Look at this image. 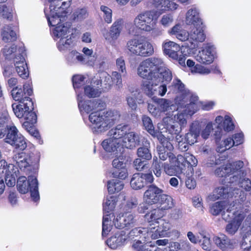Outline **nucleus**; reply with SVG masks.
Here are the masks:
<instances>
[{
	"mask_svg": "<svg viewBox=\"0 0 251 251\" xmlns=\"http://www.w3.org/2000/svg\"><path fill=\"white\" fill-rule=\"evenodd\" d=\"M164 166V171L168 175H171V172L169 167H166L165 163H163L160 160H158L157 157L154 156L153 158L151 165V170L156 177H160L162 174V168Z\"/></svg>",
	"mask_w": 251,
	"mask_h": 251,
	"instance_id": "e433bc0d",
	"label": "nucleus"
},
{
	"mask_svg": "<svg viewBox=\"0 0 251 251\" xmlns=\"http://www.w3.org/2000/svg\"><path fill=\"white\" fill-rule=\"evenodd\" d=\"M176 102H178L180 107H184V111L185 113L192 115L194 114L197 110V102L198 100V96L192 94L188 91L181 98L179 97H176L175 98Z\"/></svg>",
	"mask_w": 251,
	"mask_h": 251,
	"instance_id": "f8f14e48",
	"label": "nucleus"
},
{
	"mask_svg": "<svg viewBox=\"0 0 251 251\" xmlns=\"http://www.w3.org/2000/svg\"><path fill=\"white\" fill-rule=\"evenodd\" d=\"M78 106L80 111L89 113L93 110L99 111L103 109L105 103L100 100H92L83 101L81 95H77Z\"/></svg>",
	"mask_w": 251,
	"mask_h": 251,
	"instance_id": "dca6fc26",
	"label": "nucleus"
},
{
	"mask_svg": "<svg viewBox=\"0 0 251 251\" xmlns=\"http://www.w3.org/2000/svg\"><path fill=\"white\" fill-rule=\"evenodd\" d=\"M17 187L19 192L22 194H25L29 191L34 201L36 202L39 200L38 182L36 177L28 176V180L25 176L19 177L17 180Z\"/></svg>",
	"mask_w": 251,
	"mask_h": 251,
	"instance_id": "0eeeda50",
	"label": "nucleus"
},
{
	"mask_svg": "<svg viewBox=\"0 0 251 251\" xmlns=\"http://www.w3.org/2000/svg\"><path fill=\"white\" fill-rule=\"evenodd\" d=\"M137 97L135 93H131L127 96L126 100L129 107L132 110H136L137 107L136 102Z\"/></svg>",
	"mask_w": 251,
	"mask_h": 251,
	"instance_id": "bf43d9fd",
	"label": "nucleus"
},
{
	"mask_svg": "<svg viewBox=\"0 0 251 251\" xmlns=\"http://www.w3.org/2000/svg\"><path fill=\"white\" fill-rule=\"evenodd\" d=\"M163 190L155 185L151 184L148 186L144 194V200L150 205L157 203Z\"/></svg>",
	"mask_w": 251,
	"mask_h": 251,
	"instance_id": "aec40b11",
	"label": "nucleus"
},
{
	"mask_svg": "<svg viewBox=\"0 0 251 251\" xmlns=\"http://www.w3.org/2000/svg\"><path fill=\"white\" fill-rule=\"evenodd\" d=\"M126 47L131 53L142 57L150 56L154 53L152 44L141 39L134 38L129 40Z\"/></svg>",
	"mask_w": 251,
	"mask_h": 251,
	"instance_id": "6e6552de",
	"label": "nucleus"
},
{
	"mask_svg": "<svg viewBox=\"0 0 251 251\" xmlns=\"http://www.w3.org/2000/svg\"><path fill=\"white\" fill-rule=\"evenodd\" d=\"M86 77L81 75H75L72 78L73 86L75 89L79 88L85 83Z\"/></svg>",
	"mask_w": 251,
	"mask_h": 251,
	"instance_id": "13d9d810",
	"label": "nucleus"
},
{
	"mask_svg": "<svg viewBox=\"0 0 251 251\" xmlns=\"http://www.w3.org/2000/svg\"><path fill=\"white\" fill-rule=\"evenodd\" d=\"M234 197L233 201L236 205V209H241L245 207H249L250 201H246L243 203L246 199V193L240 189L231 187L220 186L216 189L213 192V194L209 196L210 200L215 201L219 199H228Z\"/></svg>",
	"mask_w": 251,
	"mask_h": 251,
	"instance_id": "20e7f679",
	"label": "nucleus"
},
{
	"mask_svg": "<svg viewBox=\"0 0 251 251\" xmlns=\"http://www.w3.org/2000/svg\"><path fill=\"white\" fill-rule=\"evenodd\" d=\"M15 115L19 118H23L26 111L28 109L33 110V103L31 99H27L26 102L22 101L19 104L13 103L12 105Z\"/></svg>",
	"mask_w": 251,
	"mask_h": 251,
	"instance_id": "c85d7f7f",
	"label": "nucleus"
},
{
	"mask_svg": "<svg viewBox=\"0 0 251 251\" xmlns=\"http://www.w3.org/2000/svg\"><path fill=\"white\" fill-rule=\"evenodd\" d=\"M163 52L166 54L169 53L172 50H180L178 45L172 41H169L164 43L162 45Z\"/></svg>",
	"mask_w": 251,
	"mask_h": 251,
	"instance_id": "e2e57ef3",
	"label": "nucleus"
},
{
	"mask_svg": "<svg viewBox=\"0 0 251 251\" xmlns=\"http://www.w3.org/2000/svg\"><path fill=\"white\" fill-rule=\"evenodd\" d=\"M205 39L203 24L194 26L189 33V40L196 42H202Z\"/></svg>",
	"mask_w": 251,
	"mask_h": 251,
	"instance_id": "72a5a7b5",
	"label": "nucleus"
},
{
	"mask_svg": "<svg viewBox=\"0 0 251 251\" xmlns=\"http://www.w3.org/2000/svg\"><path fill=\"white\" fill-rule=\"evenodd\" d=\"M4 141L18 150L24 151L27 147L25 138L19 132L14 126H9V127H8Z\"/></svg>",
	"mask_w": 251,
	"mask_h": 251,
	"instance_id": "9d476101",
	"label": "nucleus"
},
{
	"mask_svg": "<svg viewBox=\"0 0 251 251\" xmlns=\"http://www.w3.org/2000/svg\"><path fill=\"white\" fill-rule=\"evenodd\" d=\"M154 17L155 12L153 11L149 10L142 11L134 19L133 25L141 31L151 32L152 26L156 24Z\"/></svg>",
	"mask_w": 251,
	"mask_h": 251,
	"instance_id": "1a4fd4ad",
	"label": "nucleus"
},
{
	"mask_svg": "<svg viewBox=\"0 0 251 251\" xmlns=\"http://www.w3.org/2000/svg\"><path fill=\"white\" fill-rule=\"evenodd\" d=\"M20 50L19 52H21V53L14 57V65L19 76L23 78H25L28 76L29 73L23 55L25 50L23 49H20Z\"/></svg>",
	"mask_w": 251,
	"mask_h": 251,
	"instance_id": "4be33fe9",
	"label": "nucleus"
},
{
	"mask_svg": "<svg viewBox=\"0 0 251 251\" xmlns=\"http://www.w3.org/2000/svg\"><path fill=\"white\" fill-rule=\"evenodd\" d=\"M214 53V46L207 44L203 50L199 51L196 56V59L200 63L209 64L213 61Z\"/></svg>",
	"mask_w": 251,
	"mask_h": 251,
	"instance_id": "b1692460",
	"label": "nucleus"
},
{
	"mask_svg": "<svg viewBox=\"0 0 251 251\" xmlns=\"http://www.w3.org/2000/svg\"><path fill=\"white\" fill-rule=\"evenodd\" d=\"M15 28L12 25H5L1 31L2 39L5 42L14 41L17 39Z\"/></svg>",
	"mask_w": 251,
	"mask_h": 251,
	"instance_id": "4c0bfd02",
	"label": "nucleus"
},
{
	"mask_svg": "<svg viewBox=\"0 0 251 251\" xmlns=\"http://www.w3.org/2000/svg\"><path fill=\"white\" fill-rule=\"evenodd\" d=\"M156 82H158V81H144L142 83V88L145 93L154 101L158 99L157 98V96H164L167 90L166 84L159 86Z\"/></svg>",
	"mask_w": 251,
	"mask_h": 251,
	"instance_id": "ddd939ff",
	"label": "nucleus"
},
{
	"mask_svg": "<svg viewBox=\"0 0 251 251\" xmlns=\"http://www.w3.org/2000/svg\"><path fill=\"white\" fill-rule=\"evenodd\" d=\"M244 166V163L242 161H237L231 163L227 164L217 168L214 171L215 175L220 177H226L227 176L233 175L230 178L229 183H234V179L237 180L239 178L246 175L245 172L241 169Z\"/></svg>",
	"mask_w": 251,
	"mask_h": 251,
	"instance_id": "423d86ee",
	"label": "nucleus"
},
{
	"mask_svg": "<svg viewBox=\"0 0 251 251\" xmlns=\"http://www.w3.org/2000/svg\"><path fill=\"white\" fill-rule=\"evenodd\" d=\"M67 60L71 64L83 63L85 62L83 55L75 50H73L68 54Z\"/></svg>",
	"mask_w": 251,
	"mask_h": 251,
	"instance_id": "49530a36",
	"label": "nucleus"
},
{
	"mask_svg": "<svg viewBox=\"0 0 251 251\" xmlns=\"http://www.w3.org/2000/svg\"><path fill=\"white\" fill-rule=\"evenodd\" d=\"M122 24L123 22L121 19L116 21L110 27L109 31L103 34L105 39L110 43L117 40L122 31Z\"/></svg>",
	"mask_w": 251,
	"mask_h": 251,
	"instance_id": "cd10ccee",
	"label": "nucleus"
},
{
	"mask_svg": "<svg viewBox=\"0 0 251 251\" xmlns=\"http://www.w3.org/2000/svg\"><path fill=\"white\" fill-rule=\"evenodd\" d=\"M136 215L130 212H125L118 216L114 219L113 223L117 228L127 229L133 226L136 222Z\"/></svg>",
	"mask_w": 251,
	"mask_h": 251,
	"instance_id": "f3484780",
	"label": "nucleus"
},
{
	"mask_svg": "<svg viewBox=\"0 0 251 251\" xmlns=\"http://www.w3.org/2000/svg\"><path fill=\"white\" fill-rule=\"evenodd\" d=\"M197 163L198 161L196 157L192 154L186 152L184 155L179 154L177 156L174 167L176 173H182L187 167L196 166Z\"/></svg>",
	"mask_w": 251,
	"mask_h": 251,
	"instance_id": "2eb2a0df",
	"label": "nucleus"
},
{
	"mask_svg": "<svg viewBox=\"0 0 251 251\" xmlns=\"http://www.w3.org/2000/svg\"><path fill=\"white\" fill-rule=\"evenodd\" d=\"M150 228L149 229L146 228L136 227L132 229L129 232V236L132 238L134 237H139L140 238H143L145 241H146L150 236Z\"/></svg>",
	"mask_w": 251,
	"mask_h": 251,
	"instance_id": "37998d69",
	"label": "nucleus"
},
{
	"mask_svg": "<svg viewBox=\"0 0 251 251\" xmlns=\"http://www.w3.org/2000/svg\"><path fill=\"white\" fill-rule=\"evenodd\" d=\"M2 167V173L5 174V181L7 186H14L16 183V169L14 165L8 164L7 162L1 159L0 161V168Z\"/></svg>",
	"mask_w": 251,
	"mask_h": 251,
	"instance_id": "a211bd4d",
	"label": "nucleus"
},
{
	"mask_svg": "<svg viewBox=\"0 0 251 251\" xmlns=\"http://www.w3.org/2000/svg\"><path fill=\"white\" fill-rule=\"evenodd\" d=\"M111 78L112 80V84L114 83L116 88L119 89L123 86L122 79L121 75L116 71L113 72L112 73Z\"/></svg>",
	"mask_w": 251,
	"mask_h": 251,
	"instance_id": "774afa93",
	"label": "nucleus"
},
{
	"mask_svg": "<svg viewBox=\"0 0 251 251\" xmlns=\"http://www.w3.org/2000/svg\"><path fill=\"white\" fill-rule=\"evenodd\" d=\"M127 132V126L126 125H119L115 128L110 129L108 134L114 140H116L117 142L120 143V139L122 138H124Z\"/></svg>",
	"mask_w": 251,
	"mask_h": 251,
	"instance_id": "c9c22d12",
	"label": "nucleus"
},
{
	"mask_svg": "<svg viewBox=\"0 0 251 251\" xmlns=\"http://www.w3.org/2000/svg\"><path fill=\"white\" fill-rule=\"evenodd\" d=\"M133 166L137 171H142L149 168V163L145 160L137 158L133 161Z\"/></svg>",
	"mask_w": 251,
	"mask_h": 251,
	"instance_id": "4d7b16f0",
	"label": "nucleus"
},
{
	"mask_svg": "<svg viewBox=\"0 0 251 251\" xmlns=\"http://www.w3.org/2000/svg\"><path fill=\"white\" fill-rule=\"evenodd\" d=\"M174 21L173 15L171 14H167L163 15L160 20V23L164 27L170 26Z\"/></svg>",
	"mask_w": 251,
	"mask_h": 251,
	"instance_id": "338daca9",
	"label": "nucleus"
},
{
	"mask_svg": "<svg viewBox=\"0 0 251 251\" xmlns=\"http://www.w3.org/2000/svg\"><path fill=\"white\" fill-rule=\"evenodd\" d=\"M84 94L89 98L98 97L101 94V90L99 87L88 85L84 87Z\"/></svg>",
	"mask_w": 251,
	"mask_h": 251,
	"instance_id": "8fccbe9b",
	"label": "nucleus"
},
{
	"mask_svg": "<svg viewBox=\"0 0 251 251\" xmlns=\"http://www.w3.org/2000/svg\"><path fill=\"white\" fill-rule=\"evenodd\" d=\"M245 173L246 172L244 171ZM246 176V175L242 177L241 178H238L237 180H235V178L234 179V182H238V184L239 186L244 189L246 191H250L251 190V180L249 178H245L244 177Z\"/></svg>",
	"mask_w": 251,
	"mask_h": 251,
	"instance_id": "6e6d98bb",
	"label": "nucleus"
},
{
	"mask_svg": "<svg viewBox=\"0 0 251 251\" xmlns=\"http://www.w3.org/2000/svg\"><path fill=\"white\" fill-rule=\"evenodd\" d=\"M114 219H116L113 213L103 214L102 229V236L103 237L106 236L108 232L111 231L113 225H114Z\"/></svg>",
	"mask_w": 251,
	"mask_h": 251,
	"instance_id": "f704fd0d",
	"label": "nucleus"
},
{
	"mask_svg": "<svg viewBox=\"0 0 251 251\" xmlns=\"http://www.w3.org/2000/svg\"><path fill=\"white\" fill-rule=\"evenodd\" d=\"M170 88L172 91H173V93L176 94L180 93L179 95H178L176 97H179L181 99L187 92V90L185 89L184 85L179 79L177 78L173 80V82Z\"/></svg>",
	"mask_w": 251,
	"mask_h": 251,
	"instance_id": "79ce46f5",
	"label": "nucleus"
},
{
	"mask_svg": "<svg viewBox=\"0 0 251 251\" xmlns=\"http://www.w3.org/2000/svg\"><path fill=\"white\" fill-rule=\"evenodd\" d=\"M157 223L159 224V226L150 227V236L153 239L167 236V231L170 229L171 226L169 223L163 220L157 221Z\"/></svg>",
	"mask_w": 251,
	"mask_h": 251,
	"instance_id": "a878e982",
	"label": "nucleus"
},
{
	"mask_svg": "<svg viewBox=\"0 0 251 251\" xmlns=\"http://www.w3.org/2000/svg\"><path fill=\"white\" fill-rule=\"evenodd\" d=\"M213 240L217 247L223 251H232L238 245L235 240L230 239L225 235L216 236Z\"/></svg>",
	"mask_w": 251,
	"mask_h": 251,
	"instance_id": "5701e85b",
	"label": "nucleus"
},
{
	"mask_svg": "<svg viewBox=\"0 0 251 251\" xmlns=\"http://www.w3.org/2000/svg\"><path fill=\"white\" fill-rule=\"evenodd\" d=\"M16 50V46L14 45L10 47L5 46L2 50V53L5 57V59L11 60L13 58L14 59V56Z\"/></svg>",
	"mask_w": 251,
	"mask_h": 251,
	"instance_id": "5fc2aeb1",
	"label": "nucleus"
},
{
	"mask_svg": "<svg viewBox=\"0 0 251 251\" xmlns=\"http://www.w3.org/2000/svg\"><path fill=\"white\" fill-rule=\"evenodd\" d=\"M185 23L187 25L194 26L202 25V22L199 15V12L196 8L189 9L186 15Z\"/></svg>",
	"mask_w": 251,
	"mask_h": 251,
	"instance_id": "2f4dec72",
	"label": "nucleus"
},
{
	"mask_svg": "<svg viewBox=\"0 0 251 251\" xmlns=\"http://www.w3.org/2000/svg\"><path fill=\"white\" fill-rule=\"evenodd\" d=\"M150 144L148 142L145 146L139 148L137 150V155L138 158L145 160H150L152 158V155L150 150Z\"/></svg>",
	"mask_w": 251,
	"mask_h": 251,
	"instance_id": "58836bf2",
	"label": "nucleus"
},
{
	"mask_svg": "<svg viewBox=\"0 0 251 251\" xmlns=\"http://www.w3.org/2000/svg\"><path fill=\"white\" fill-rule=\"evenodd\" d=\"M123 146L129 149H133L139 145L140 143V136L134 132H127L123 139Z\"/></svg>",
	"mask_w": 251,
	"mask_h": 251,
	"instance_id": "7c9ffc66",
	"label": "nucleus"
},
{
	"mask_svg": "<svg viewBox=\"0 0 251 251\" xmlns=\"http://www.w3.org/2000/svg\"><path fill=\"white\" fill-rule=\"evenodd\" d=\"M120 142L114 140L112 138H110L104 140L101 143V146L103 149L107 152H111L117 151L119 147Z\"/></svg>",
	"mask_w": 251,
	"mask_h": 251,
	"instance_id": "a19ab883",
	"label": "nucleus"
},
{
	"mask_svg": "<svg viewBox=\"0 0 251 251\" xmlns=\"http://www.w3.org/2000/svg\"><path fill=\"white\" fill-rule=\"evenodd\" d=\"M127 237L124 231L121 233H116L115 236L111 237L106 241L107 245L112 249H115L125 243Z\"/></svg>",
	"mask_w": 251,
	"mask_h": 251,
	"instance_id": "473e14b6",
	"label": "nucleus"
},
{
	"mask_svg": "<svg viewBox=\"0 0 251 251\" xmlns=\"http://www.w3.org/2000/svg\"><path fill=\"white\" fill-rule=\"evenodd\" d=\"M68 36L60 38L57 43V48L60 51H64L70 49L74 46L73 41L71 37Z\"/></svg>",
	"mask_w": 251,
	"mask_h": 251,
	"instance_id": "09e8293b",
	"label": "nucleus"
},
{
	"mask_svg": "<svg viewBox=\"0 0 251 251\" xmlns=\"http://www.w3.org/2000/svg\"><path fill=\"white\" fill-rule=\"evenodd\" d=\"M116 198L113 197H110L107 199L103 204V214L113 213L112 211L116 205Z\"/></svg>",
	"mask_w": 251,
	"mask_h": 251,
	"instance_id": "3c124183",
	"label": "nucleus"
},
{
	"mask_svg": "<svg viewBox=\"0 0 251 251\" xmlns=\"http://www.w3.org/2000/svg\"><path fill=\"white\" fill-rule=\"evenodd\" d=\"M50 3L49 8H46L44 12L50 25L55 26L53 30L54 37L62 38L67 35L70 25L64 22L67 20V9L71 5V0H48Z\"/></svg>",
	"mask_w": 251,
	"mask_h": 251,
	"instance_id": "f257e3e1",
	"label": "nucleus"
},
{
	"mask_svg": "<svg viewBox=\"0 0 251 251\" xmlns=\"http://www.w3.org/2000/svg\"><path fill=\"white\" fill-rule=\"evenodd\" d=\"M142 124L145 129L150 133L152 137H155L157 133L160 131L155 130L154 127L151 119L146 115H144L142 118Z\"/></svg>",
	"mask_w": 251,
	"mask_h": 251,
	"instance_id": "ea45409f",
	"label": "nucleus"
},
{
	"mask_svg": "<svg viewBox=\"0 0 251 251\" xmlns=\"http://www.w3.org/2000/svg\"><path fill=\"white\" fill-rule=\"evenodd\" d=\"M101 86L105 90H108L112 85L111 76L107 73L104 72L100 74V76Z\"/></svg>",
	"mask_w": 251,
	"mask_h": 251,
	"instance_id": "de8ad7c7",
	"label": "nucleus"
},
{
	"mask_svg": "<svg viewBox=\"0 0 251 251\" xmlns=\"http://www.w3.org/2000/svg\"><path fill=\"white\" fill-rule=\"evenodd\" d=\"M147 218L151 220L154 221L156 220H162L161 218L162 217V211L159 209H155L151 210L149 213L146 215Z\"/></svg>",
	"mask_w": 251,
	"mask_h": 251,
	"instance_id": "680f3d73",
	"label": "nucleus"
},
{
	"mask_svg": "<svg viewBox=\"0 0 251 251\" xmlns=\"http://www.w3.org/2000/svg\"><path fill=\"white\" fill-rule=\"evenodd\" d=\"M201 125L198 121H194L189 126V131L184 136V140L190 145H192L197 142L200 134Z\"/></svg>",
	"mask_w": 251,
	"mask_h": 251,
	"instance_id": "393cba45",
	"label": "nucleus"
},
{
	"mask_svg": "<svg viewBox=\"0 0 251 251\" xmlns=\"http://www.w3.org/2000/svg\"><path fill=\"white\" fill-rule=\"evenodd\" d=\"M137 71L140 77L151 81L168 83L173 78L171 71L165 66L163 60L158 57L144 60L139 64Z\"/></svg>",
	"mask_w": 251,
	"mask_h": 251,
	"instance_id": "f03ea898",
	"label": "nucleus"
},
{
	"mask_svg": "<svg viewBox=\"0 0 251 251\" xmlns=\"http://www.w3.org/2000/svg\"><path fill=\"white\" fill-rule=\"evenodd\" d=\"M120 115L117 110H109L100 112H92L89 116V120L92 124L93 132L99 133L107 130L118 120Z\"/></svg>",
	"mask_w": 251,
	"mask_h": 251,
	"instance_id": "7ed1b4c3",
	"label": "nucleus"
},
{
	"mask_svg": "<svg viewBox=\"0 0 251 251\" xmlns=\"http://www.w3.org/2000/svg\"><path fill=\"white\" fill-rule=\"evenodd\" d=\"M163 125L158 126L159 131L167 132L171 135H180L182 129L186 126L187 120L184 114L177 113L174 116H169L163 118Z\"/></svg>",
	"mask_w": 251,
	"mask_h": 251,
	"instance_id": "39448f33",
	"label": "nucleus"
},
{
	"mask_svg": "<svg viewBox=\"0 0 251 251\" xmlns=\"http://www.w3.org/2000/svg\"><path fill=\"white\" fill-rule=\"evenodd\" d=\"M158 203L160 204L161 209L163 210L171 208L174 205L173 198L171 196L163 193L161 195Z\"/></svg>",
	"mask_w": 251,
	"mask_h": 251,
	"instance_id": "c03bdc74",
	"label": "nucleus"
},
{
	"mask_svg": "<svg viewBox=\"0 0 251 251\" xmlns=\"http://www.w3.org/2000/svg\"><path fill=\"white\" fill-rule=\"evenodd\" d=\"M32 93L29 83H25L24 85L23 90L18 87H16L11 90L12 98L15 100L19 101V103L22 101L26 102L27 99H31L28 96H31Z\"/></svg>",
	"mask_w": 251,
	"mask_h": 251,
	"instance_id": "412c9836",
	"label": "nucleus"
},
{
	"mask_svg": "<svg viewBox=\"0 0 251 251\" xmlns=\"http://www.w3.org/2000/svg\"><path fill=\"white\" fill-rule=\"evenodd\" d=\"M113 177L125 179L128 176L127 170L126 167L122 168L118 170H114L112 173Z\"/></svg>",
	"mask_w": 251,
	"mask_h": 251,
	"instance_id": "052dcab7",
	"label": "nucleus"
},
{
	"mask_svg": "<svg viewBox=\"0 0 251 251\" xmlns=\"http://www.w3.org/2000/svg\"><path fill=\"white\" fill-rule=\"evenodd\" d=\"M175 101L176 100H175ZM156 101L159 105L160 110L162 112H166V115H170L180 107L178 102L176 103L175 101V103H174L173 101L169 100L159 99H157Z\"/></svg>",
	"mask_w": 251,
	"mask_h": 251,
	"instance_id": "c756f323",
	"label": "nucleus"
},
{
	"mask_svg": "<svg viewBox=\"0 0 251 251\" xmlns=\"http://www.w3.org/2000/svg\"><path fill=\"white\" fill-rule=\"evenodd\" d=\"M13 159L22 171L26 173L29 172L31 167L30 164V157L28 154L23 152L16 153L13 156Z\"/></svg>",
	"mask_w": 251,
	"mask_h": 251,
	"instance_id": "bb28decb",
	"label": "nucleus"
},
{
	"mask_svg": "<svg viewBox=\"0 0 251 251\" xmlns=\"http://www.w3.org/2000/svg\"><path fill=\"white\" fill-rule=\"evenodd\" d=\"M154 178L151 173L148 174H134L130 180L131 187L135 190L141 189L147 183H151L153 181Z\"/></svg>",
	"mask_w": 251,
	"mask_h": 251,
	"instance_id": "6ab92c4d",
	"label": "nucleus"
},
{
	"mask_svg": "<svg viewBox=\"0 0 251 251\" xmlns=\"http://www.w3.org/2000/svg\"><path fill=\"white\" fill-rule=\"evenodd\" d=\"M124 186V183L117 179L109 180L107 182V189L111 194L119 192L123 189Z\"/></svg>",
	"mask_w": 251,
	"mask_h": 251,
	"instance_id": "a18cd8bd",
	"label": "nucleus"
},
{
	"mask_svg": "<svg viewBox=\"0 0 251 251\" xmlns=\"http://www.w3.org/2000/svg\"><path fill=\"white\" fill-rule=\"evenodd\" d=\"M233 138L232 137H228L224 142V146H220L217 148V151L223 152L226 150L230 149L234 146Z\"/></svg>",
	"mask_w": 251,
	"mask_h": 251,
	"instance_id": "69168bd1",
	"label": "nucleus"
},
{
	"mask_svg": "<svg viewBox=\"0 0 251 251\" xmlns=\"http://www.w3.org/2000/svg\"><path fill=\"white\" fill-rule=\"evenodd\" d=\"M247 207L244 205L243 208H238L230 214L231 218L229 220L231 219L232 220L226 225V231L228 234L232 235L237 232L244 218L243 213L244 211L247 212L249 210Z\"/></svg>",
	"mask_w": 251,
	"mask_h": 251,
	"instance_id": "4468645a",
	"label": "nucleus"
},
{
	"mask_svg": "<svg viewBox=\"0 0 251 251\" xmlns=\"http://www.w3.org/2000/svg\"><path fill=\"white\" fill-rule=\"evenodd\" d=\"M162 133L163 131H160L158 133H157L154 138H156L162 145V148H163L162 150H164L165 149H166L169 151L173 150L174 147L172 144L166 139Z\"/></svg>",
	"mask_w": 251,
	"mask_h": 251,
	"instance_id": "603ef678",
	"label": "nucleus"
},
{
	"mask_svg": "<svg viewBox=\"0 0 251 251\" xmlns=\"http://www.w3.org/2000/svg\"><path fill=\"white\" fill-rule=\"evenodd\" d=\"M100 9L101 12H103V17L104 21L108 24L111 23L112 20L111 9L104 5H101Z\"/></svg>",
	"mask_w": 251,
	"mask_h": 251,
	"instance_id": "0e129e2a",
	"label": "nucleus"
},
{
	"mask_svg": "<svg viewBox=\"0 0 251 251\" xmlns=\"http://www.w3.org/2000/svg\"><path fill=\"white\" fill-rule=\"evenodd\" d=\"M158 154L160 160L165 161L168 158L170 162H175L176 163V157L171 152L165 151L164 150L160 148L159 150H158Z\"/></svg>",
	"mask_w": 251,
	"mask_h": 251,
	"instance_id": "864d4df0",
	"label": "nucleus"
},
{
	"mask_svg": "<svg viewBox=\"0 0 251 251\" xmlns=\"http://www.w3.org/2000/svg\"><path fill=\"white\" fill-rule=\"evenodd\" d=\"M233 201L229 203L227 201H218L212 204L210 207L209 211L214 216L219 215L222 212V217L225 221H229L231 218L230 214L232 211L236 210V205Z\"/></svg>",
	"mask_w": 251,
	"mask_h": 251,
	"instance_id": "9b49d317",
	"label": "nucleus"
}]
</instances>
